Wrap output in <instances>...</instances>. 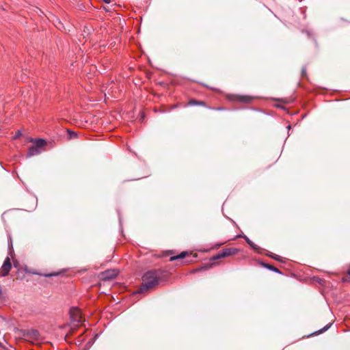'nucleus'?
Returning <instances> with one entry per match:
<instances>
[{"label":"nucleus","instance_id":"13","mask_svg":"<svg viewBox=\"0 0 350 350\" xmlns=\"http://www.w3.org/2000/svg\"><path fill=\"white\" fill-rule=\"evenodd\" d=\"M267 256L277 260V261H279V262H282V257L277 255V254H275L273 253H271L270 252H269L268 253H267L266 254Z\"/></svg>","mask_w":350,"mask_h":350},{"label":"nucleus","instance_id":"8","mask_svg":"<svg viewBox=\"0 0 350 350\" xmlns=\"http://www.w3.org/2000/svg\"><path fill=\"white\" fill-rule=\"evenodd\" d=\"M244 239L246 241V243L256 252L260 253L261 248L256 245L254 242H252L247 237L245 236Z\"/></svg>","mask_w":350,"mask_h":350},{"label":"nucleus","instance_id":"2","mask_svg":"<svg viewBox=\"0 0 350 350\" xmlns=\"http://www.w3.org/2000/svg\"><path fill=\"white\" fill-rule=\"evenodd\" d=\"M46 144L44 139H38L35 140L34 144L29 148L27 153V157H31L35 155L39 154L42 152V148Z\"/></svg>","mask_w":350,"mask_h":350},{"label":"nucleus","instance_id":"14","mask_svg":"<svg viewBox=\"0 0 350 350\" xmlns=\"http://www.w3.org/2000/svg\"><path fill=\"white\" fill-rule=\"evenodd\" d=\"M67 132H68V138L70 139H74V138H77V136H78L77 133L76 132L73 131L68 129Z\"/></svg>","mask_w":350,"mask_h":350},{"label":"nucleus","instance_id":"16","mask_svg":"<svg viewBox=\"0 0 350 350\" xmlns=\"http://www.w3.org/2000/svg\"><path fill=\"white\" fill-rule=\"evenodd\" d=\"M212 265H213V264H211V265H208L202 267L201 268L195 270L193 272H196V271H202V270H206V269L211 268L212 267Z\"/></svg>","mask_w":350,"mask_h":350},{"label":"nucleus","instance_id":"5","mask_svg":"<svg viewBox=\"0 0 350 350\" xmlns=\"http://www.w3.org/2000/svg\"><path fill=\"white\" fill-rule=\"evenodd\" d=\"M228 100H237L243 103H250L252 100V98L248 96H239V95H232L228 94L226 96Z\"/></svg>","mask_w":350,"mask_h":350},{"label":"nucleus","instance_id":"9","mask_svg":"<svg viewBox=\"0 0 350 350\" xmlns=\"http://www.w3.org/2000/svg\"><path fill=\"white\" fill-rule=\"evenodd\" d=\"M27 336L29 339H33V340H38V338L40 337V334H39L38 330H36V329H31V330L28 332V333L27 334Z\"/></svg>","mask_w":350,"mask_h":350},{"label":"nucleus","instance_id":"17","mask_svg":"<svg viewBox=\"0 0 350 350\" xmlns=\"http://www.w3.org/2000/svg\"><path fill=\"white\" fill-rule=\"evenodd\" d=\"M332 325V323L327 324L326 326H325L323 329H320L318 332L319 333H323V332H325Z\"/></svg>","mask_w":350,"mask_h":350},{"label":"nucleus","instance_id":"10","mask_svg":"<svg viewBox=\"0 0 350 350\" xmlns=\"http://www.w3.org/2000/svg\"><path fill=\"white\" fill-rule=\"evenodd\" d=\"M260 265L261 266H262L263 267L269 269V270H271L275 273H280L281 274L282 272L276 267H273V265H269V264H267V263H265V262H260Z\"/></svg>","mask_w":350,"mask_h":350},{"label":"nucleus","instance_id":"22","mask_svg":"<svg viewBox=\"0 0 350 350\" xmlns=\"http://www.w3.org/2000/svg\"><path fill=\"white\" fill-rule=\"evenodd\" d=\"M3 297V290L1 288V287L0 286V297Z\"/></svg>","mask_w":350,"mask_h":350},{"label":"nucleus","instance_id":"18","mask_svg":"<svg viewBox=\"0 0 350 350\" xmlns=\"http://www.w3.org/2000/svg\"><path fill=\"white\" fill-rule=\"evenodd\" d=\"M8 244H9V250H10V253L11 254L12 252V239L10 237L9 238V240H8Z\"/></svg>","mask_w":350,"mask_h":350},{"label":"nucleus","instance_id":"1","mask_svg":"<svg viewBox=\"0 0 350 350\" xmlns=\"http://www.w3.org/2000/svg\"><path fill=\"white\" fill-rule=\"evenodd\" d=\"M168 273L160 269L146 271L142 276V282L138 293H142L155 288L160 283L165 282Z\"/></svg>","mask_w":350,"mask_h":350},{"label":"nucleus","instance_id":"4","mask_svg":"<svg viewBox=\"0 0 350 350\" xmlns=\"http://www.w3.org/2000/svg\"><path fill=\"white\" fill-rule=\"evenodd\" d=\"M70 317L71 321L75 323V326H78L79 324L82 323L83 321L81 310L76 307L70 308Z\"/></svg>","mask_w":350,"mask_h":350},{"label":"nucleus","instance_id":"11","mask_svg":"<svg viewBox=\"0 0 350 350\" xmlns=\"http://www.w3.org/2000/svg\"><path fill=\"white\" fill-rule=\"evenodd\" d=\"M189 255V252H181L180 254H178L177 256H171L170 258V261H174V260H179V259H183V258H185L186 256H187Z\"/></svg>","mask_w":350,"mask_h":350},{"label":"nucleus","instance_id":"7","mask_svg":"<svg viewBox=\"0 0 350 350\" xmlns=\"http://www.w3.org/2000/svg\"><path fill=\"white\" fill-rule=\"evenodd\" d=\"M118 271L116 270H107L102 273V278L105 280H109L116 278Z\"/></svg>","mask_w":350,"mask_h":350},{"label":"nucleus","instance_id":"19","mask_svg":"<svg viewBox=\"0 0 350 350\" xmlns=\"http://www.w3.org/2000/svg\"><path fill=\"white\" fill-rule=\"evenodd\" d=\"M301 76L304 77H306V67H304L301 70Z\"/></svg>","mask_w":350,"mask_h":350},{"label":"nucleus","instance_id":"3","mask_svg":"<svg viewBox=\"0 0 350 350\" xmlns=\"http://www.w3.org/2000/svg\"><path fill=\"white\" fill-rule=\"evenodd\" d=\"M239 250L237 248L227 247L224 248L222 250L219 252L217 254L214 255L211 260H217L222 258H225L230 256L235 255L238 253Z\"/></svg>","mask_w":350,"mask_h":350},{"label":"nucleus","instance_id":"23","mask_svg":"<svg viewBox=\"0 0 350 350\" xmlns=\"http://www.w3.org/2000/svg\"><path fill=\"white\" fill-rule=\"evenodd\" d=\"M21 135V133L20 131H18V132L16 133L14 138H16L18 136Z\"/></svg>","mask_w":350,"mask_h":350},{"label":"nucleus","instance_id":"12","mask_svg":"<svg viewBox=\"0 0 350 350\" xmlns=\"http://www.w3.org/2000/svg\"><path fill=\"white\" fill-rule=\"evenodd\" d=\"M188 105L189 106H194V105H198V106H203L206 107V103L204 101L202 100H197L195 99H190L188 102Z\"/></svg>","mask_w":350,"mask_h":350},{"label":"nucleus","instance_id":"15","mask_svg":"<svg viewBox=\"0 0 350 350\" xmlns=\"http://www.w3.org/2000/svg\"><path fill=\"white\" fill-rule=\"evenodd\" d=\"M343 282H350V267L347 271V275L343 278Z\"/></svg>","mask_w":350,"mask_h":350},{"label":"nucleus","instance_id":"20","mask_svg":"<svg viewBox=\"0 0 350 350\" xmlns=\"http://www.w3.org/2000/svg\"><path fill=\"white\" fill-rule=\"evenodd\" d=\"M211 109L217 110V111H224L225 110L224 107H217V108H211Z\"/></svg>","mask_w":350,"mask_h":350},{"label":"nucleus","instance_id":"6","mask_svg":"<svg viewBox=\"0 0 350 350\" xmlns=\"http://www.w3.org/2000/svg\"><path fill=\"white\" fill-rule=\"evenodd\" d=\"M12 268V265L10 262V259L9 257H7L4 262L3 265L1 266L0 269V277H5L8 275L10 269Z\"/></svg>","mask_w":350,"mask_h":350},{"label":"nucleus","instance_id":"25","mask_svg":"<svg viewBox=\"0 0 350 350\" xmlns=\"http://www.w3.org/2000/svg\"><path fill=\"white\" fill-rule=\"evenodd\" d=\"M222 244H223V243L218 244V245H217V247H220Z\"/></svg>","mask_w":350,"mask_h":350},{"label":"nucleus","instance_id":"21","mask_svg":"<svg viewBox=\"0 0 350 350\" xmlns=\"http://www.w3.org/2000/svg\"><path fill=\"white\" fill-rule=\"evenodd\" d=\"M57 275V273H53L47 274V275H46V276L51 277V276H54V275Z\"/></svg>","mask_w":350,"mask_h":350},{"label":"nucleus","instance_id":"24","mask_svg":"<svg viewBox=\"0 0 350 350\" xmlns=\"http://www.w3.org/2000/svg\"><path fill=\"white\" fill-rule=\"evenodd\" d=\"M103 1L107 3H109L111 2V0H103Z\"/></svg>","mask_w":350,"mask_h":350}]
</instances>
